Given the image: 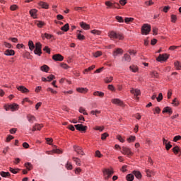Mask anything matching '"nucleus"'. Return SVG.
Here are the masks:
<instances>
[{
    "mask_svg": "<svg viewBox=\"0 0 181 181\" xmlns=\"http://www.w3.org/2000/svg\"><path fill=\"white\" fill-rule=\"evenodd\" d=\"M109 37H110V39H119V40H124V35L122 34L117 33L115 31L109 33Z\"/></svg>",
    "mask_w": 181,
    "mask_h": 181,
    "instance_id": "obj_1",
    "label": "nucleus"
},
{
    "mask_svg": "<svg viewBox=\"0 0 181 181\" xmlns=\"http://www.w3.org/2000/svg\"><path fill=\"white\" fill-rule=\"evenodd\" d=\"M4 110L6 111H9V110L11 111H18L19 110V105L13 103L12 105H4Z\"/></svg>",
    "mask_w": 181,
    "mask_h": 181,
    "instance_id": "obj_2",
    "label": "nucleus"
},
{
    "mask_svg": "<svg viewBox=\"0 0 181 181\" xmlns=\"http://www.w3.org/2000/svg\"><path fill=\"white\" fill-rule=\"evenodd\" d=\"M103 176L105 179V180H108L110 179V177H111V176H112V175H114V171L110 170V169H107L105 168L103 170Z\"/></svg>",
    "mask_w": 181,
    "mask_h": 181,
    "instance_id": "obj_3",
    "label": "nucleus"
},
{
    "mask_svg": "<svg viewBox=\"0 0 181 181\" xmlns=\"http://www.w3.org/2000/svg\"><path fill=\"white\" fill-rule=\"evenodd\" d=\"M149 32H151V25L144 24L141 28L142 35H149Z\"/></svg>",
    "mask_w": 181,
    "mask_h": 181,
    "instance_id": "obj_4",
    "label": "nucleus"
},
{
    "mask_svg": "<svg viewBox=\"0 0 181 181\" xmlns=\"http://www.w3.org/2000/svg\"><path fill=\"white\" fill-rule=\"evenodd\" d=\"M34 53L37 56L42 55V44L40 42H37L35 44V49L34 50Z\"/></svg>",
    "mask_w": 181,
    "mask_h": 181,
    "instance_id": "obj_5",
    "label": "nucleus"
},
{
    "mask_svg": "<svg viewBox=\"0 0 181 181\" xmlns=\"http://www.w3.org/2000/svg\"><path fill=\"white\" fill-rule=\"evenodd\" d=\"M121 152L123 153V155H127L129 157L134 155V153L131 151V148L125 146L122 147Z\"/></svg>",
    "mask_w": 181,
    "mask_h": 181,
    "instance_id": "obj_6",
    "label": "nucleus"
},
{
    "mask_svg": "<svg viewBox=\"0 0 181 181\" xmlns=\"http://www.w3.org/2000/svg\"><path fill=\"white\" fill-rule=\"evenodd\" d=\"M74 149L78 155H81V156H84V151H83V148L78 146H74Z\"/></svg>",
    "mask_w": 181,
    "mask_h": 181,
    "instance_id": "obj_7",
    "label": "nucleus"
},
{
    "mask_svg": "<svg viewBox=\"0 0 181 181\" xmlns=\"http://www.w3.org/2000/svg\"><path fill=\"white\" fill-rule=\"evenodd\" d=\"M169 59V55L167 54H160L157 58L158 62H165Z\"/></svg>",
    "mask_w": 181,
    "mask_h": 181,
    "instance_id": "obj_8",
    "label": "nucleus"
},
{
    "mask_svg": "<svg viewBox=\"0 0 181 181\" xmlns=\"http://www.w3.org/2000/svg\"><path fill=\"white\" fill-rule=\"evenodd\" d=\"M52 59L55 62H63L64 57H63V56H62L60 54H57L52 56Z\"/></svg>",
    "mask_w": 181,
    "mask_h": 181,
    "instance_id": "obj_9",
    "label": "nucleus"
},
{
    "mask_svg": "<svg viewBox=\"0 0 181 181\" xmlns=\"http://www.w3.org/2000/svg\"><path fill=\"white\" fill-rule=\"evenodd\" d=\"M112 104H115L116 105H119L122 107L124 105V102L118 98L112 99Z\"/></svg>",
    "mask_w": 181,
    "mask_h": 181,
    "instance_id": "obj_10",
    "label": "nucleus"
},
{
    "mask_svg": "<svg viewBox=\"0 0 181 181\" xmlns=\"http://www.w3.org/2000/svg\"><path fill=\"white\" fill-rule=\"evenodd\" d=\"M74 127L77 131H87V126H83V124H76Z\"/></svg>",
    "mask_w": 181,
    "mask_h": 181,
    "instance_id": "obj_11",
    "label": "nucleus"
},
{
    "mask_svg": "<svg viewBox=\"0 0 181 181\" xmlns=\"http://www.w3.org/2000/svg\"><path fill=\"white\" fill-rule=\"evenodd\" d=\"M130 92L132 94H134V95H135V97H136L137 100H138V98H138V95H141V90L139 89L132 88Z\"/></svg>",
    "mask_w": 181,
    "mask_h": 181,
    "instance_id": "obj_12",
    "label": "nucleus"
},
{
    "mask_svg": "<svg viewBox=\"0 0 181 181\" xmlns=\"http://www.w3.org/2000/svg\"><path fill=\"white\" fill-rule=\"evenodd\" d=\"M122 53H124V51L122 50V49L117 48L113 51L112 56H114L115 57H117L118 54H122Z\"/></svg>",
    "mask_w": 181,
    "mask_h": 181,
    "instance_id": "obj_13",
    "label": "nucleus"
},
{
    "mask_svg": "<svg viewBox=\"0 0 181 181\" xmlns=\"http://www.w3.org/2000/svg\"><path fill=\"white\" fill-rule=\"evenodd\" d=\"M43 128V124H35V126L33 127V132H35V131H40Z\"/></svg>",
    "mask_w": 181,
    "mask_h": 181,
    "instance_id": "obj_14",
    "label": "nucleus"
},
{
    "mask_svg": "<svg viewBox=\"0 0 181 181\" xmlns=\"http://www.w3.org/2000/svg\"><path fill=\"white\" fill-rule=\"evenodd\" d=\"M17 89L18 90V91H21V93H23L24 94H26L27 93H29V90L28 88H26V87L25 86H18L17 87Z\"/></svg>",
    "mask_w": 181,
    "mask_h": 181,
    "instance_id": "obj_15",
    "label": "nucleus"
},
{
    "mask_svg": "<svg viewBox=\"0 0 181 181\" xmlns=\"http://www.w3.org/2000/svg\"><path fill=\"white\" fill-rule=\"evenodd\" d=\"M47 153H48V155H52V153H63V151L59 148H54L51 151H47Z\"/></svg>",
    "mask_w": 181,
    "mask_h": 181,
    "instance_id": "obj_16",
    "label": "nucleus"
},
{
    "mask_svg": "<svg viewBox=\"0 0 181 181\" xmlns=\"http://www.w3.org/2000/svg\"><path fill=\"white\" fill-rule=\"evenodd\" d=\"M38 5L43 9H49V4L45 1H40Z\"/></svg>",
    "mask_w": 181,
    "mask_h": 181,
    "instance_id": "obj_17",
    "label": "nucleus"
},
{
    "mask_svg": "<svg viewBox=\"0 0 181 181\" xmlns=\"http://www.w3.org/2000/svg\"><path fill=\"white\" fill-rule=\"evenodd\" d=\"M27 119H28V122L30 124H33V122L36 121V117L32 115H28Z\"/></svg>",
    "mask_w": 181,
    "mask_h": 181,
    "instance_id": "obj_18",
    "label": "nucleus"
},
{
    "mask_svg": "<svg viewBox=\"0 0 181 181\" xmlns=\"http://www.w3.org/2000/svg\"><path fill=\"white\" fill-rule=\"evenodd\" d=\"M80 26L81 28H82V29H84L85 30H88V29H90V25L84 22L80 23Z\"/></svg>",
    "mask_w": 181,
    "mask_h": 181,
    "instance_id": "obj_19",
    "label": "nucleus"
},
{
    "mask_svg": "<svg viewBox=\"0 0 181 181\" xmlns=\"http://www.w3.org/2000/svg\"><path fill=\"white\" fill-rule=\"evenodd\" d=\"M4 54L6 56H14L15 55V51L13 49H6L4 52Z\"/></svg>",
    "mask_w": 181,
    "mask_h": 181,
    "instance_id": "obj_20",
    "label": "nucleus"
},
{
    "mask_svg": "<svg viewBox=\"0 0 181 181\" xmlns=\"http://www.w3.org/2000/svg\"><path fill=\"white\" fill-rule=\"evenodd\" d=\"M165 112H168L171 115V114L173 112V110L170 108V107H165L163 110V114H165Z\"/></svg>",
    "mask_w": 181,
    "mask_h": 181,
    "instance_id": "obj_21",
    "label": "nucleus"
},
{
    "mask_svg": "<svg viewBox=\"0 0 181 181\" xmlns=\"http://www.w3.org/2000/svg\"><path fill=\"white\" fill-rule=\"evenodd\" d=\"M72 160H74V162H75L76 165H77V166H81V160H80V158H77V157H73Z\"/></svg>",
    "mask_w": 181,
    "mask_h": 181,
    "instance_id": "obj_22",
    "label": "nucleus"
},
{
    "mask_svg": "<svg viewBox=\"0 0 181 181\" xmlns=\"http://www.w3.org/2000/svg\"><path fill=\"white\" fill-rule=\"evenodd\" d=\"M36 13H37V9H32L30 11V15L32 16V18H34V19H36Z\"/></svg>",
    "mask_w": 181,
    "mask_h": 181,
    "instance_id": "obj_23",
    "label": "nucleus"
},
{
    "mask_svg": "<svg viewBox=\"0 0 181 181\" xmlns=\"http://www.w3.org/2000/svg\"><path fill=\"white\" fill-rule=\"evenodd\" d=\"M133 175H134L136 179H141V177H142V174H141V172L139 171L134 170Z\"/></svg>",
    "mask_w": 181,
    "mask_h": 181,
    "instance_id": "obj_24",
    "label": "nucleus"
},
{
    "mask_svg": "<svg viewBox=\"0 0 181 181\" xmlns=\"http://www.w3.org/2000/svg\"><path fill=\"white\" fill-rule=\"evenodd\" d=\"M93 95L96 97H100L101 98H103V97H104V93L100 92V91H95L93 93Z\"/></svg>",
    "mask_w": 181,
    "mask_h": 181,
    "instance_id": "obj_25",
    "label": "nucleus"
},
{
    "mask_svg": "<svg viewBox=\"0 0 181 181\" xmlns=\"http://www.w3.org/2000/svg\"><path fill=\"white\" fill-rule=\"evenodd\" d=\"M123 60L129 63V62H131V56L128 54H125L123 57Z\"/></svg>",
    "mask_w": 181,
    "mask_h": 181,
    "instance_id": "obj_26",
    "label": "nucleus"
},
{
    "mask_svg": "<svg viewBox=\"0 0 181 181\" xmlns=\"http://www.w3.org/2000/svg\"><path fill=\"white\" fill-rule=\"evenodd\" d=\"M50 68H49V66L47 65H43L40 67V70L42 71H45V73H47V71H49Z\"/></svg>",
    "mask_w": 181,
    "mask_h": 181,
    "instance_id": "obj_27",
    "label": "nucleus"
},
{
    "mask_svg": "<svg viewBox=\"0 0 181 181\" xmlns=\"http://www.w3.org/2000/svg\"><path fill=\"white\" fill-rule=\"evenodd\" d=\"M1 176H2V177H9V176H11V173L9 172H1L0 173Z\"/></svg>",
    "mask_w": 181,
    "mask_h": 181,
    "instance_id": "obj_28",
    "label": "nucleus"
},
{
    "mask_svg": "<svg viewBox=\"0 0 181 181\" xmlns=\"http://www.w3.org/2000/svg\"><path fill=\"white\" fill-rule=\"evenodd\" d=\"M173 151L174 152V153L175 155H177V153H179V152L180 153V155H181V152H180V148L177 146H175L173 148Z\"/></svg>",
    "mask_w": 181,
    "mask_h": 181,
    "instance_id": "obj_29",
    "label": "nucleus"
},
{
    "mask_svg": "<svg viewBox=\"0 0 181 181\" xmlns=\"http://www.w3.org/2000/svg\"><path fill=\"white\" fill-rule=\"evenodd\" d=\"M25 166L28 170H32V169H33V165H32L30 163H25Z\"/></svg>",
    "mask_w": 181,
    "mask_h": 181,
    "instance_id": "obj_30",
    "label": "nucleus"
},
{
    "mask_svg": "<svg viewBox=\"0 0 181 181\" xmlns=\"http://www.w3.org/2000/svg\"><path fill=\"white\" fill-rule=\"evenodd\" d=\"M28 47L30 50H35V44H33V41L28 42Z\"/></svg>",
    "mask_w": 181,
    "mask_h": 181,
    "instance_id": "obj_31",
    "label": "nucleus"
},
{
    "mask_svg": "<svg viewBox=\"0 0 181 181\" xmlns=\"http://www.w3.org/2000/svg\"><path fill=\"white\" fill-rule=\"evenodd\" d=\"M129 69L133 73H136V71H138V67L135 65L130 66Z\"/></svg>",
    "mask_w": 181,
    "mask_h": 181,
    "instance_id": "obj_32",
    "label": "nucleus"
},
{
    "mask_svg": "<svg viewBox=\"0 0 181 181\" xmlns=\"http://www.w3.org/2000/svg\"><path fill=\"white\" fill-rule=\"evenodd\" d=\"M69 29V23L65 24L64 26L61 28V30L64 32H67Z\"/></svg>",
    "mask_w": 181,
    "mask_h": 181,
    "instance_id": "obj_33",
    "label": "nucleus"
},
{
    "mask_svg": "<svg viewBox=\"0 0 181 181\" xmlns=\"http://www.w3.org/2000/svg\"><path fill=\"white\" fill-rule=\"evenodd\" d=\"M175 66L177 70H181V63L179 61L175 62Z\"/></svg>",
    "mask_w": 181,
    "mask_h": 181,
    "instance_id": "obj_34",
    "label": "nucleus"
},
{
    "mask_svg": "<svg viewBox=\"0 0 181 181\" xmlns=\"http://www.w3.org/2000/svg\"><path fill=\"white\" fill-rule=\"evenodd\" d=\"M9 170H10V172H11V173L16 175V173H18V172H19V170H21V169H19V168L14 169V168L10 167Z\"/></svg>",
    "mask_w": 181,
    "mask_h": 181,
    "instance_id": "obj_35",
    "label": "nucleus"
},
{
    "mask_svg": "<svg viewBox=\"0 0 181 181\" xmlns=\"http://www.w3.org/2000/svg\"><path fill=\"white\" fill-rule=\"evenodd\" d=\"M136 139L135 136H130L129 138H127V142L131 144V142H134Z\"/></svg>",
    "mask_w": 181,
    "mask_h": 181,
    "instance_id": "obj_36",
    "label": "nucleus"
},
{
    "mask_svg": "<svg viewBox=\"0 0 181 181\" xmlns=\"http://www.w3.org/2000/svg\"><path fill=\"white\" fill-rule=\"evenodd\" d=\"M35 25H37L38 28H43V26H45V23L43 21H37Z\"/></svg>",
    "mask_w": 181,
    "mask_h": 181,
    "instance_id": "obj_37",
    "label": "nucleus"
},
{
    "mask_svg": "<svg viewBox=\"0 0 181 181\" xmlns=\"http://www.w3.org/2000/svg\"><path fill=\"white\" fill-rule=\"evenodd\" d=\"M90 114H92V115H95V117H98V114H101V111H100V110H92V111H90Z\"/></svg>",
    "mask_w": 181,
    "mask_h": 181,
    "instance_id": "obj_38",
    "label": "nucleus"
},
{
    "mask_svg": "<svg viewBox=\"0 0 181 181\" xmlns=\"http://www.w3.org/2000/svg\"><path fill=\"white\" fill-rule=\"evenodd\" d=\"M126 179H127V180H128V181H132V180H134V175H132V174H129V175H127L126 176Z\"/></svg>",
    "mask_w": 181,
    "mask_h": 181,
    "instance_id": "obj_39",
    "label": "nucleus"
},
{
    "mask_svg": "<svg viewBox=\"0 0 181 181\" xmlns=\"http://www.w3.org/2000/svg\"><path fill=\"white\" fill-rule=\"evenodd\" d=\"M151 77H154V78H158V77H159V74L154 71L151 72Z\"/></svg>",
    "mask_w": 181,
    "mask_h": 181,
    "instance_id": "obj_40",
    "label": "nucleus"
},
{
    "mask_svg": "<svg viewBox=\"0 0 181 181\" xmlns=\"http://www.w3.org/2000/svg\"><path fill=\"white\" fill-rule=\"evenodd\" d=\"M112 80H113L112 76L107 77L106 78H105V83L108 84V83H111V81H112Z\"/></svg>",
    "mask_w": 181,
    "mask_h": 181,
    "instance_id": "obj_41",
    "label": "nucleus"
},
{
    "mask_svg": "<svg viewBox=\"0 0 181 181\" xmlns=\"http://www.w3.org/2000/svg\"><path fill=\"white\" fill-rule=\"evenodd\" d=\"M79 112H81V114H83V115H88L87 112H86V109H84L83 107L79 108Z\"/></svg>",
    "mask_w": 181,
    "mask_h": 181,
    "instance_id": "obj_42",
    "label": "nucleus"
},
{
    "mask_svg": "<svg viewBox=\"0 0 181 181\" xmlns=\"http://www.w3.org/2000/svg\"><path fill=\"white\" fill-rule=\"evenodd\" d=\"M66 169H68V170H71V169H73V165H71V163L67 162L66 164Z\"/></svg>",
    "mask_w": 181,
    "mask_h": 181,
    "instance_id": "obj_43",
    "label": "nucleus"
},
{
    "mask_svg": "<svg viewBox=\"0 0 181 181\" xmlns=\"http://www.w3.org/2000/svg\"><path fill=\"white\" fill-rule=\"evenodd\" d=\"M172 104L173 105L174 107H177V105H179V100H177V98H175L173 100Z\"/></svg>",
    "mask_w": 181,
    "mask_h": 181,
    "instance_id": "obj_44",
    "label": "nucleus"
},
{
    "mask_svg": "<svg viewBox=\"0 0 181 181\" xmlns=\"http://www.w3.org/2000/svg\"><path fill=\"white\" fill-rule=\"evenodd\" d=\"M105 5L109 8H114V3L111 1H106Z\"/></svg>",
    "mask_w": 181,
    "mask_h": 181,
    "instance_id": "obj_45",
    "label": "nucleus"
},
{
    "mask_svg": "<svg viewBox=\"0 0 181 181\" xmlns=\"http://www.w3.org/2000/svg\"><path fill=\"white\" fill-rule=\"evenodd\" d=\"M163 100V95L162 94V93H160L158 94V97L157 98V101L158 103H160V101Z\"/></svg>",
    "mask_w": 181,
    "mask_h": 181,
    "instance_id": "obj_46",
    "label": "nucleus"
},
{
    "mask_svg": "<svg viewBox=\"0 0 181 181\" xmlns=\"http://www.w3.org/2000/svg\"><path fill=\"white\" fill-rule=\"evenodd\" d=\"M125 23H129L130 22H134V18H125Z\"/></svg>",
    "mask_w": 181,
    "mask_h": 181,
    "instance_id": "obj_47",
    "label": "nucleus"
},
{
    "mask_svg": "<svg viewBox=\"0 0 181 181\" xmlns=\"http://www.w3.org/2000/svg\"><path fill=\"white\" fill-rule=\"evenodd\" d=\"M77 37L79 40H84V39H86V37H84V35H81V33L77 34Z\"/></svg>",
    "mask_w": 181,
    "mask_h": 181,
    "instance_id": "obj_48",
    "label": "nucleus"
},
{
    "mask_svg": "<svg viewBox=\"0 0 181 181\" xmlns=\"http://www.w3.org/2000/svg\"><path fill=\"white\" fill-rule=\"evenodd\" d=\"M103 54V52H100V51H97L96 52H95L93 54L94 57H100V56H101Z\"/></svg>",
    "mask_w": 181,
    "mask_h": 181,
    "instance_id": "obj_49",
    "label": "nucleus"
},
{
    "mask_svg": "<svg viewBox=\"0 0 181 181\" xmlns=\"http://www.w3.org/2000/svg\"><path fill=\"white\" fill-rule=\"evenodd\" d=\"M94 129L95 131H100V132H103V131H104V127L96 126L95 127H94Z\"/></svg>",
    "mask_w": 181,
    "mask_h": 181,
    "instance_id": "obj_50",
    "label": "nucleus"
},
{
    "mask_svg": "<svg viewBox=\"0 0 181 181\" xmlns=\"http://www.w3.org/2000/svg\"><path fill=\"white\" fill-rule=\"evenodd\" d=\"M76 91H78V93H84V92L87 91V89L83 88H78L76 89Z\"/></svg>",
    "mask_w": 181,
    "mask_h": 181,
    "instance_id": "obj_51",
    "label": "nucleus"
},
{
    "mask_svg": "<svg viewBox=\"0 0 181 181\" xmlns=\"http://www.w3.org/2000/svg\"><path fill=\"white\" fill-rule=\"evenodd\" d=\"M177 20V18L176 17V15H171V22L175 23L176 21Z\"/></svg>",
    "mask_w": 181,
    "mask_h": 181,
    "instance_id": "obj_52",
    "label": "nucleus"
},
{
    "mask_svg": "<svg viewBox=\"0 0 181 181\" xmlns=\"http://www.w3.org/2000/svg\"><path fill=\"white\" fill-rule=\"evenodd\" d=\"M91 33H93V35H101V31L97 30H93L91 31Z\"/></svg>",
    "mask_w": 181,
    "mask_h": 181,
    "instance_id": "obj_53",
    "label": "nucleus"
},
{
    "mask_svg": "<svg viewBox=\"0 0 181 181\" xmlns=\"http://www.w3.org/2000/svg\"><path fill=\"white\" fill-rule=\"evenodd\" d=\"M116 19L120 23H122L124 22V18H122V17H121V16H116Z\"/></svg>",
    "mask_w": 181,
    "mask_h": 181,
    "instance_id": "obj_54",
    "label": "nucleus"
},
{
    "mask_svg": "<svg viewBox=\"0 0 181 181\" xmlns=\"http://www.w3.org/2000/svg\"><path fill=\"white\" fill-rule=\"evenodd\" d=\"M45 139H46L47 144H48V145H52V142H53V139L46 138Z\"/></svg>",
    "mask_w": 181,
    "mask_h": 181,
    "instance_id": "obj_55",
    "label": "nucleus"
},
{
    "mask_svg": "<svg viewBox=\"0 0 181 181\" xmlns=\"http://www.w3.org/2000/svg\"><path fill=\"white\" fill-rule=\"evenodd\" d=\"M107 136H108L107 133H103V134H102V136H101V139H102L103 141H104L105 139H107Z\"/></svg>",
    "mask_w": 181,
    "mask_h": 181,
    "instance_id": "obj_56",
    "label": "nucleus"
},
{
    "mask_svg": "<svg viewBox=\"0 0 181 181\" xmlns=\"http://www.w3.org/2000/svg\"><path fill=\"white\" fill-rule=\"evenodd\" d=\"M160 112V108L159 107H156L154 109V114H159Z\"/></svg>",
    "mask_w": 181,
    "mask_h": 181,
    "instance_id": "obj_57",
    "label": "nucleus"
},
{
    "mask_svg": "<svg viewBox=\"0 0 181 181\" xmlns=\"http://www.w3.org/2000/svg\"><path fill=\"white\" fill-rule=\"evenodd\" d=\"M117 139H118V141H119V142H122V143L125 142V140L121 136H117Z\"/></svg>",
    "mask_w": 181,
    "mask_h": 181,
    "instance_id": "obj_58",
    "label": "nucleus"
},
{
    "mask_svg": "<svg viewBox=\"0 0 181 181\" xmlns=\"http://www.w3.org/2000/svg\"><path fill=\"white\" fill-rule=\"evenodd\" d=\"M84 8L85 7H75L74 8V10L75 11H77L78 12H80L81 11H84Z\"/></svg>",
    "mask_w": 181,
    "mask_h": 181,
    "instance_id": "obj_59",
    "label": "nucleus"
},
{
    "mask_svg": "<svg viewBox=\"0 0 181 181\" xmlns=\"http://www.w3.org/2000/svg\"><path fill=\"white\" fill-rule=\"evenodd\" d=\"M181 139V136H175L173 139L174 142H177V141H180Z\"/></svg>",
    "mask_w": 181,
    "mask_h": 181,
    "instance_id": "obj_60",
    "label": "nucleus"
},
{
    "mask_svg": "<svg viewBox=\"0 0 181 181\" xmlns=\"http://www.w3.org/2000/svg\"><path fill=\"white\" fill-rule=\"evenodd\" d=\"M145 4L148 6H151V5H153V1H152V0H149L148 1H146Z\"/></svg>",
    "mask_w": 181,
    "mask_h": 181,
    "instance_id": "obj_61",
    "label": "nucleus"
},
{
    "mask_svg": "<svg viewBox=\"0 0 181 181\" xmlns=\"http://www.w3.org/2000/svg\"><path fill=\"white\" fill-rule=\"evenodd\" d=\"M11 11H16L18 9V6L16 5H12L10 7Z\"/></svg>",
    "mask_w": 181,
    "mask_h": 181,
    "instance_id": "obj_62",
    "label": "nucleus"
},
{
    "mask_svg": "<svg viewBox=\"0 0 181 181\" xmlns=\"http://www.w3.org/2000/svg\"><path fill=\"white\" fill-rule=\"evenodd\" d=\"M53 78H54V75L51 74L49 76H47L48 81H52L53 80Z\"/></svg>",
    "mask_w": 181,
    "mask_h": 181,
    "instance_id": "obj_63",
    "label": "nucleus"
},
{
    "mask_svg": "<svg viewBox=\"0 0 181 181\" xmlns=\"http://www.w3.org/2000/svg\"><path fill=\"white\" fill-rule=\"evenodd\" d=\"M170 148H172V145L170 144V143H168V144L165 145L166 151H169Z\"/></svg>",
    "mask_w": 181,
    "mask_h": 181,
    "instance_id": "obj_64",
    "label": "nucleus"
}]
</instances>
